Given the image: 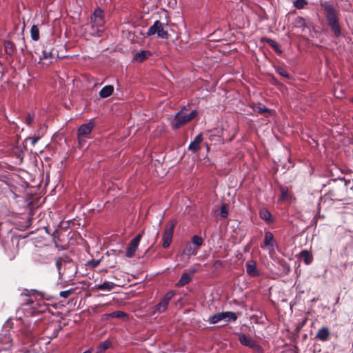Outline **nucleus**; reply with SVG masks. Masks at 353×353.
Returning <instances> with one entry per match:
<instances>
[{"label":"nucleus","mask_w":353,"mask_h":353,"mask_svg":"<svg viewBox=\"0 0 353 353\" xmlns=\"http://www.w3.org/2000/svg\"><path fill=\"white\" fill-rule=\"evenodd\" d=\"M320 7L327 26L335 37H339L342 33V28L340 22L341 12L338 4L331 1H325L320 2Z\"/></svg>","instance_id":"nucleus-1"},{"label":"nucleus","mask_w":353,"mask_h":353,"mask_svg":"<svg viewBox=\"0 0 353 353\" xmlns=\"http://www.w3.org/2000/svg\"><path fill=\"white\" fill-rule=\"evenodd\" d=\"M90 34L99 36V32L103 31L105 24L103 10L99 8H96L90 17Z\"/></svg>","instance_id":"nucleus-2"},{"label":"nucleus","mask_w":353,"mask_h":353,"mask_svg":"<svg viewBox=\"0 0 353 353\" xmlns=\"http://www.w3.org/2000/svg\"><path fill=\"white\" fill-rule=\"evenodd\" d=\"M198 115L197 110H192L190 114H187L183 110L176 113L172 121L171 126L173 130H178L185 124L191 121Z\"/></svg>","instance_id":"nucleus-3"},{"label":"nucleus","mask_w":353,"mask_h":353,"mask_svg":"<svg viewBox=\"0 0 353 353\" xmlns=\"http://www.w3.org/2000/svg\"><path fill=\"white\" fill-rule=\"evenodd\" d=\"M55 265L60 277L69 274H72V276L73 273H76L77 268L74 263L67 256L57 258Z\"/></svg>","instance_id":"nucleus-4"},{"label":"nucleus","mask_w":353,"mask_h":353,"mask_svg":"<svg viewBox=\"0 0 353 353\" xmlns=\"http://www.w3.org/2000/svg\"><path fill=\"white\" fill-rule=\"evenodd\" d=\"M346 185L341 183L330 189L325 196L332 201H341L346 199Z\"/></svg>","instance_id":"nucleus-5"},{"label":"nucleus","mask_w":353,"mask_h":353,"mask_svg":"<svg viewBox=\"0 0 353 353\" xmlns=\"http://www.w3.org/2000/svg\"><path fill=\"white\" fill-rule=\"evenodd\" d=\"M157 34V36L161 39H168L169 34L167 30L164 29V25L160 21H155L152 26H151L147 32V36L150 37Z\"/></svg>","instance_id":"nucleus-6"},{"label":"nucleus","mask_w":353,"mask_h":353,"mask_svg":"<svg viewBox=\"0 0 353 353\" xmlns=\"http://www.w3.org/2000/svg\"><path fill=\"white\" fill-rule=\"evenodd\" d=\"M176 225V222L173 221H169L165 226V229L163 233V248H167L170 246L172 241L174 229Z\"/></svg>","instance_id":"nucleus-7"},{"label":"nucleus","mask_w":353,"mask_h":353,"mask_svg":"<svg viewBox=\"0 0 353 353\" xmlns=\"http://www.w3.org/2000/svg\"><path fill=\"white\" fill-rule=\"evenodd\" d=\"M228 319V321H236L237 319L236 314L233 312H222L214 314L209 317L208 321L211 324H215L219 321Z\"/></svg>","instance_id":"nucleus-8"},{"label":"nucleus","mask_w":353,"mask_h":353,"mask_svg":"<svg viewBox=\"0 0 353 353\" xmlns=\"http://www.w3.org/2000/svg\"><path fill=\"white\" fill-rule=\"evenodd\" d=\"M143 231L137 234L129 243L126 252L125 256L128 258H132L134 256V254L138 248L140 241L143 236Z\"/></svg>","instance_id":"nucleus-9"},{"label":"nucleus","mask_w":353,"mask_h":353,"mask_svg":"<svg viewBox=\"0 0 353 353\" xmlns=\"http://www.w3.org/2000/svg\"><path fill=\"white\" fill-rule=\"evenodd\" d=\"M239 341L242 345L252 348L257 352H262V347L254 339L247 337L244 334H239Z\"/></svg>","instance_id":"nucleus-10"},{"label":"nucleus","mask_w":353,"mask_h":353,"mask_svg":"<svg viewBox=\"0 0 353 353\" xmlns=\"http://www.w3.org/2000/svg\"><path fill=\"white\" fill-rule=\"evenodd\" d=\"M61 329V327L58 323L50 322L46 325L43 330V334L47 338L52 339L58 336Z\"/></svg>","instance_id":"nucleus-11"},{"label":"nucleus","mask_w":353,"mask_h":353,"mask_svg":"<svg viewBox=\"0 0 353 353\" xmlns=\"http://www.w3.org/2000/svg\"><path fill=\"white\" fill-rule=\"evenodd\" d=\"M247 274L252 277L260 276L261 273L256 268V263L253 260L248 261L245 263Z\"/></svg>","instance_id":"nucleus-12"},{"label":"nucleus","mask_w":353,"mask_h":353,"mask_svg":"<svg viewBox=\"0 0 353 353\" xmlns=\"http://www.w3.org/2000/svg\"><path fill=\"white\" fill-rule=\"evenodd\" d=\"M331 337V332L328 327L323 326L321 327L317 332L315 338L319 341L325 342L330 340Z\"/></svg>","instance_id":"nucleus-13"},{"label":"nucleus","mask_w":353,"mask_h":353,"mask_svg":"<svg viewBox=\"0 0 353 353\" xmlns=\"http://www.w3.org/2000/svg\"><path fill=\"white\" fill-rule=\"evenodd\" d=\"M203 134L202 133L199 134L190 143L188 146V150L191 151L192 152H198L201 147L200 145L203 141Z\"/></svg>","instance_id":"nucleus-14"},{"label":"nucleus","mask_w":353,"mask_h":353,"mask_svg":"<svg viewBox=\"0 0 353 353\" xmlns=\"http://www.w3.org/2000/svg\"><path fill=\"white\" fill-rule=\"evenodd\" d=\"M3 48L6 59L12 58L16 50L15 44L11 41L6 40L4 41Z\"/></svg>","instance_id":"nucleus-15"},{"label":"nucleus","mask_w":353,"mask_h":353,"mask_svg":"<svg viewBox=\"0 0 353 353\" xmlns=\"http://www.w3.org/2000/svg\"><path fill=\"white\" fill-rule=\"evenodd\" d=\"M94 124L92 122L81 125L78 129V139H81V136L85 137L92 130Z\"/></svg>","instance_id":"nucleus-16"},{"label":"nucleus","mask_w":353,"mask_h":353,"mask_svg":"<svg viewBox=\"0 0 353 353\" xmlns=\"http://www.w3.org/2000/svg\"><path fill=\"white\" fill-rule=\"evenodd\" d=\"M260 218L265 221L268 223L274 222V219L272 217L269 210L265 208L261 209L259 212Z\"/></svg>","instance_id":"nucleus-17"},{"label":"nucleus","mask_w":353,"mask_h":353,"mask_svg":"<svg viewBox=\"0 0 353 353\" xmlns=\"http://www.w3.org/2000/svg\"><path fill=\"white\" fill-rule=\"evenodd\" d=\"M299 259L303 260L306 265H310L313 261L312 255L306 250H303L299 253Z\"/></svg>","instance_id":"nucleus-18"},{"label":"nucleus","mask_w":353,"mask_h":353,"mask_svg":"<svg viewBox=\"0 0 353 353\" xmlns=\"http://www.w3.org/2000/svg\"><path fill=\"white\" fill-rule=\"evenodd\" d=\"M151 54H152L149 50H142L134 54V60L139 63H141L146 59H148L150 56H151Z\"/></svg>","instance_id":"nucleus-19"},{"label":"nucleus","mask_w":353,"mask_h":353,"mask_svg":"<svg viewBox=\"0 0 353 353\" xmlns=\"http://www.w3.org/2000/svg\"><path fill=\"white\" fill-rule=\"evenodd\" d=\"M114 91V86L112 85H108L102 88L99 92V96L101 98H106L110 97Z\"/></svg>","instance_id":"nucleus-20"},{"label":"nucleus","mask_w":353,"mask_h":353,"mask_svg":"<svg viewBox=\"0 0 353 353\" xmlns=\"http://www.w3.org/2000/svg\"><path fill=\"white\" fill-rule=\"evenodd\" d=\"M274 235L271 232H265L264 236V245L267 248L274 247Z\"/></svg>","instance_id":"nucleus-21"},{"label":"nucleus","mask_w":353,"mask_h":353,"mask_svg":"<svg viewBox=\"0 0 353 353\" xmlns=\"http://www.w3.org/2000/svg\"><path fill=\"white\" fill-rule=\"evenodd\" d=\"M192 278L187 272H184L178 282L176 283V287H183L192 281Z\"/></svg>","instance_id":"nucleus-22"},{"label":"nucleus","mask_w":353,"mask_h":353,"mask_svg":"<svg viewBox=\"0 0 353 353\" xmlns=\"http://www.w3.org/2000/svg\"><path fill=\"white\" fill-rule=\"evenodd\" d=\"M116 285L112 282H104L97 285V289L102 291H111L115 288Z\"/></svg>","instance_id":"nucleus-23"},{"label":"nucleus","mask_w":353,"mask_h":353,"mask_svg":"<svg viewBox=\"0 0 353 353\" xmlns=\"http://www.w3.org/2000/svg\"><path fill=\"white\" fill-rule=\"evenodd\" d=\"M168 306V303L161 299V301L154 307V312L162 313L167 309Z\"/></svg>","instance_id":"nucleus-24"},{"label":"nucleus","mask_w":353,"mask_h":353,"mask_svg":"<svg viewBox=\"0 0 353 353\" xmlns=\"http://www.w3.org/2000/svg\"><path fill=\"white\" fill-rule=\"evenodd\" d=\"M198 250H199L194 246H192L191 244H188L185 248L183 253L188 256L196 255Z\"/></svg>","instance_id":"nucleus-25"},{"label":"nucleus","mask_w":353,"mask_h":353,"mask_svg":"<svg viewBox=\"0 0 353 353\" xmlns=\"http://www.w3.org/2000/svg\"><path fill=\"white\" fill-rule=\"evenodd\" d=\"M53 49L50 48L48 50L47 47H46L42 51V57L43 59H54L55 55L52 52Z\"/></svg>","instance_id":"nucleus-26"},{"label":"nucleus","mask_w":353,"mask_h":353,"mask_svg":"<svg viewBox=\"0 0 353 353\" xmlns=\"http://www.w3.org/2000/svg\"><path fill=\"white\" fill-rule=\"evenodd\" d=\"M111 346V342L106 340L105 341L101 342L98 348L96 353H104V352L108 350Z\"/></svg>","instance_id":"nucleus-27"},{"label":"nucleus","mask_w":353,"mask_h":353,"mask_svg":"<svg viewBox=\"0 0 353 353\" xmlns=\"http://www.w3.org/2000/svg\"><path fill=\"white\" fill-rule=\"evenodd\" d=\"M308 4L307 0H294L293 1V6L299 10L306 8Z\"/></svg>","instance_id":"nucleus-28"},{"label":"nucleus","mask_w":353,"mask_h":353,"mask_svg":"<svg viewBox=\"0 0 353 353\" xmlns=\"http://www.w3.org/2000/svg\"><path fill=\"white\" fill-rule=\"evenodd\" d=\"M294 26L297 28H305L307 27L305 19L302 17H299V16L296 17L294 19Z\"/></svg>","instance_id":"nucleus-29"},{"label":"nucleus","mask_w":353,"mask_h":353,"mask_svg":"<svg viewBox=\"0 0 353 353\" xmlns=\"http://www.w3.org/2000/svg\"><path fill=\"white\" fill-rule=\"evenodd\" d=\"M192 243L194 245V247L196 248L198 250L203 245V239L198 236V235H194L192 237L191 239Z\"/></svg>","instance_id":"nucleus-30"},{"label":"nucleus","mask_w":353,"mask_h":353,"mask_svg":"<svg viewBox=\"0 0 353 353\" xmlns=\"http://www.w3.org/2000/svg\"><path fill=\"white\" fill-rule=\"evenodd\" d=\"M31 38L34 41H38L39 39V30L36 25H33L30 30Z\"/></svg>","instance_id":"nucleus-31"},{"label":"nucleus","mask_w":353,"mask_h":353,"mask_svg":"<svg viewBox=\"0 0 353 353\" xmlns=\"http://www.w3.org/2000/svg\"><path fill=\"white\" fill-rule=\"evenodd\" d=\"M105 315L107 316V317L121 319V318H123V317L126 316V313H125L124 312L118 310V311H115L114 312L110 313V314H107Z\"/></svg>","instance_id":"nucleus-32"},{"label":"nucleus","mask_w":353,"mask_h":353,"mask_svg":"<svg viewBox=\"0 0 353 353\" xmlns=\"http://www.w3.org/2000/svg\"><path fill=\"white\" fill-rule=\"evenodd\" d=\"M276 71L278 74H279L281 76H282L283 77H285L286 79H290V74L288 72V71L283 67H281V66H278L276 68Z\"/></svg>","instance_id":"nucleus-33"},{"label":"nucleus","mask_w":353,"mask_h":353,"mask_svg":"<svg viewBox=\"0 0 353 353\" xmlns=\"http://www.w3.org/2000/svg\"><path fill=\"white\" fill-rule=\"evenodd\" d=\"M201 268L200 264H195L192 267H191L190 269H188V272H186L192 278L194 274L199 271Z\"/></svg>","instance_id":"nucleus-34"},{"label":"nucleus","mask_w":353,"mask_h":353,"mask_svg":"<svg viewBox=\"0 0 353 353\" xmlns=\"http://www.w3.org/2000/svg\"><path fill=\"white\" fill-rule=\"evenodd\" d=\"M255 110L259 113V114H263V113H270L271 112V110L268 109V108H266L265 105H261V104H259L256 107V109Z\"/></svg>","instance_id":"nucleus-35"},{"label":"nucleus","mask_w":353,"mask_h":353,"mask_svg":"<svg viewBox=\"0 0 353 353\" xmlns=\"http://www.w3.org/2000/svg\"><path fill=\"white\" fill-rule=\"evenodd\" d=\"M220 214L223 218H226L228 216V205L223 203L220 208Z\"/></svg>","instance_id":"nucleus-36"},{"label":"nucleus","mask_w":353,"mask_h":353,"mask_svg":"<svg viewBox=\"0 0 353 353\" xmlns=\"http://www.w3.org/2000/svg\"><path fill=\"white\" fill-rule=\"evenodd\" d=\"M280 191L281 193V200H285L289 198L288 188L287 187H283V186L280 187Z\"/></svg>","instance_id":"nucleus-37"},{"label":"nucleus","mask_w":353,"mask_h":353,"mask_svg":"<svg viewBox=\"0 0 353 353\" xmlns=\"http://www.w3.org/2000/svg\"><path fill=\"white\" fill-rule=\"evenodd\" d=\"M174 295L175 292L174 291H170L164 295L162 299L169 304L170 301Z\"/></svg>","instance_id":"nucleus-38"},{"label":"nucleus","mask_w":353,"mask_h":353,"mask_svg":"<svg viewBox=\"0 0 353 353\" xmlns=\"http://www.w3.org/2000/svg\"><path fill=\"white\" fill-rule=\"evenodd\" d=\"M74 292V290L73 289H70V290H65V291H61L59 292V296L61 297H63V298H68Z\"/></svg>","instance_id":"nucleus-39"},{"label":"nucleus","mask_w":353,"mask_h":353,"mask_svg":"<svg viewBox=\"0 0 353 353\" xmlns=\"http://www.w3.org/2000/svg\"><path fill=\"white\" fill-rule=\"evenodd\" d=\"M261 42H266L267 43H268L272 48H274V46H276L277 44V43L276 41H274L273 39H270V38H267V37H263L261 38Z\"/></svg>","instance_id":"nucleus-40"},{"label":"nucleus","mask_w":353,"mask_h":353,"mask_svg":"<svg viewBox=\"0 0 353 353\" xmlns=\"http://www.w3.org/2000/svg\"><path fill=\"white\" fill-rule=\"evenodd\" d=\"M261 42H266L267 43H268L272 48H274V46H276L277 44V43L276 41H274L273 39H270V38H267V37H263L261 38Z\"/></svg>","instance_id":"nucleus-41"},{"label":"nucleus","mask_w":353,"mask_h":353,"mask_svg":"<svg viewBox=\"0 0 353 353\" xmlns=\"http://www.w3.org/2000/svg\"><path fill=\"white\" fill-rule=\"evenodd\" d=\"M261 42H266L267 43H268L272 48H274V46H276L277 44V43L276 41H274L273 39H270V38H267V37H263L261 38Z\"/></svg>","instance_id":"nucleus-42"},{"label":"nucleus","mask_w":353,"mask_h":353,"mask_svg":"<svg viewBox=\"0 0 353 353\" xmlns=\"http://www.w3.org/2000/svg\"><path fill=\"white\" fill-rule=\"evenodd\" d=\"M101 261V259H98V260L92 259V260L88 261V264L91 268H95L97 265H99V264L100 263Z\"/></svg>","instance_id":"nucleus-43"},{"label":"nucleus","mask_w":353,"mask_h":353,"mask_svg":"<svg viewBox=\"0 0 353 353\" xmlns=\"http://www.w3.org/2000/svg\"><path fill=\"white\" fill-rule=\"evenodd\" d=\"M21 331L26 336H30L32 334V330L30 327H24L21 328Z\"/></svg>","instance_id":"nucleus-44"},{"label":"nucleus","mask_w":353,"mask_h":353,"mask_svg":"<svg viewBox=\"0 0 353 353\" xmlns=\"http://www.w3.org/2000/svg\"><path fill=\"white\" fill-rule=\"evenodd\" d=\"M34 120V115L31 114H28L26 118V123L30 125Z\"/></svg>","instance_id":"nucleus-45"},{"label":"nucleus","mask_w":353,"mask_h":353,"mask_svg":"<svg viewBox=\"0 0 353 353\" xmlns=\"http://www.w3.org/2000/svg\"><path fill=\"white\" fill-rule=\"evenodd\" d=\"M39 139H40V137H39V136L33 137H28L27 139V140H30L31 141L32 145H34L38 142V141Z\"/></svg>","instance_id":"nucleus-46"},{"label":"nucleus","mask_w":353,"mask_h":353,"mask_svg":"<svg viewBox=\"0 0 353 353\" xmlns=\"http://www.w3.org/2000/svg\"><path fill=\"white\" fill-rule=\"evenodd\" d=\"M209 139L210 141H219L220 140V137L219 135L210 134L209 135Z\"/></svg>","instance_id":"nucleus-47"},{"label":"nucleus","mask_w":353,"mask_h":353,"mask_svg":"<svg viewBox=\"0 0 353 353\" xmlns=\"http://www.w3.org/2000/svg\"><path fill=\"white\" fill-rule=\"evenodd\" d=\"M213 266L216 268H221L223 266V262L220 260H216L214 261Z\"/></svg>","instance_id":"nucleus-48"},{"label":"nucleus","mask_w":353,"mask_h":353,"mask_svg":"<svg viewBox=\"0 0 353 353\" xmlns=\"http://www.w3.org/2000/svg\"><path fill=\"white\" fill-rule=\"evenodd\" d=\"M271 81L275 85H281V84L274 77L272 78Z\"/></svg>","instance_id":"nucleus-49"},{"label":"nucleus","mask_w":353,"mask_h":353,"mask_svg":"<svg viewBox=\"0 0 353 353\" xmlns=\"http://www.w3.org/2000/svg\"><path fill=\"white\" fill-rule=\"evenodd\" d=\"M273 49L278 53V54H281L282 53V51L280 50L279 47V45L276 44V46H274Z\"/></svg>","instance_id":"nucleus-50"},{"label":"nucleus","mask_w":353,"mask_h":353,"mask_svg":"<svg viewBox=\"0 0 353 353\" xmlns=\"http://www.w3.org/2000/svg\"><path fill=\"white\" fill-rule=\"evenodd\" d=\"M83 137H84L83 136H81V139H78V141H79V144L81 147L84 145V143H85V141L83 139Z\"/></svg>","instance_id":"nucleus-51"},{"label":"nucleus","mask_w":353,"mask_h":353,"mask_svg":"<svg viewBox=\"0 0 353 353\" xmlns=\"http://www.w3.org/2000/svg\"><path fill=\"white\" fill-rule=\"evenodd\" d=\"M34 301H32L31 299H28L26 303V305H34Z\"/></svg>","instance_id":"nucleus-52"},{"label":"nucleus","mask_w":353,"mask_h":353,"mask_svg":"<svg viewBox=\"0 0 353 353\" xmlns=\"http://www.w3.org/2000/svg\"><path fill=\"white\" fill-rule=\"evenodd\" d=\"M83 353H92V350H88L85 351Z\"/></svg>","instance_id":"nucleus-53"},{"label":"nucleus","mask_w":353,"mask_h":353,"mask_svg":"<svg viewBox=\"0 0 353 353\" xmlns=\"http://www.w3.org/2000/svg\"><path fill=\"white\" fill-rule=\"evenodd\" d=\"M352 101H353V99H352Z\"/></svg>","instance_id":"nucleus-54"}]
</instances>
